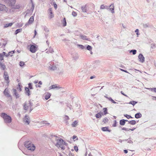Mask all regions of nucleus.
Here are the masks:
<instances>
[{"label": "nucleus", "instance_id": "nucleus-57", "mask_svg": "<svg viewBox=\"0 0 156 156\" xmlns=\"http://www.w3.org/2000/svg\"><path fill=\"white\" fill-rule=\"evenodd\" d=\"M100 9H105V5H101L100 7Z\"/></svg>", "mask_w": 156, "mask_h": 156}, {"label": "nucleus", "instance_id": "nucleus-55", "mask_svg": "<svg viewBox=\"0 0 156 156\" xmlns=\"http://www.w3.org/2000/svg\"><path fill=\"white\" fill-rule=\"evenodd\" d=\"M139 30L138 29H136V30H135V32H136V34L137 35H138L139 34Z\"/></svg>", "mask_w": 156, "mask_h": 156}, {"label": "nucleus", "instance_id": "nucleus-47", "mask_svg": "<svg viewBox=\"0 0 156 156\" xmlns=\"http://www.w3.org/2000/svg\"><path fill=\"white\" fill-rule=\"evenodd\" d=\"M4 59L3 56L2 54H0V60L2 61Z\"/></svg>", "mask_w": 156, "mask_h": 156}, {"label": "nucleus", "instance_id": "nucleus-15", "mask_svg": "<svg viewBox=\"0 0 156 156\" xmlns=\"http://www.w3.org/2000/svg\"><path fill=\"white\" fill-rule=\"evenodd\" d=\"M101 130L102 131L104 132L108 131V132H110L111 131V130L108 129V127H102Z\"/></svg>", "mask_w": 156, "mask_h": 156}, {"label": "nucleus", "instance_id": "nucleus-8", "mask_svg": "<svg viewBox=\"0 0 156 156\" xmlns=\"http://www.w3.org/2000/svg\"><path fill=\"white\" fill-rule=\"evenodd\" d=\"M12 93L13 95L15 96L16 99L20 97V95L17 93V90L16 89H13V90Z\"/></svg>", "mask_w": 156, "mask_h": 156}, {"label": "nucleus", "instance_id": "nucleus-5", "mask_svg": "<svg viewBox=\"0 0 156 156\" xmlns=\"http://www.w3.org/2000/svg\"><path fill=\"white\" fill-rule=\"evenodd\" d=\"M2 11L4 12H7L8 9L6 6L3 4H0V11Z\"/></svg>", "mask_w": 156, "mask_h": 156}, {"label": "nucleus", "instance_id": "nucleus-62", "mask_svg": "<svg viewBox=\"0 0 156 156\" xmlns=\"http://www.w3.org/2000/svg\"><path fill=\"white\" fill-rule=\"evenodd\" d=\"M15 52V51H10L9 52V54H11V55H12V54H14Z\"/></svg>", "mask_w": 156, "mask_h": 156}, {"label": "nucleus", "instance_id": "nucleus-11", "mask_svg": "<svg viewBox=\"0 0 156 156\" xmlns=\"http://www.w3.org/2000/svg\"><path fill=\"white\" fill-rule=\"evenodd\" d=\"M25 94H26L28 96H29L30 95V90L29 88L27 87H25Z\"/></svg>", "mask_w": 156, "mask_h": 156}, {"label": "nucleus", "instance_id": "nucleus-53", "mask_svg": "<svg viewBox=\"0 0 156 156\" xmlns=\"http://www.w3.org/2000/svg\"><path fill=\"white\" fill-rule=\"evenodd\" d=\"M53 5L54 6V7L55 9H56L57 8V5L55 2H53Z\"/></svg>", "mask_w": 156, "mask_h": 156}, {"label": "nucleus", "instance_id": "nucleus-7", "mask_svg": "<svg viewBox=\"0 0 156 156\" xmlns=\"http://www.w3.org/2000/svg\"><path fill=\"white\" fill-rule=\"evenodd\" d=\"M138 58L139 59V61L142 63H143L144 62L145 58L142 54L140 53L139 54Z\"/></svg>", "mask_w": 156, "mask_h": 156}, {"label": "nucleus", "instance_id": "nucleus-30", "mask_svg": "<svg viewBox=\"0 0 156 156\" xmlns=\"http://www.w3.org/2000/svg\"><path fill=\"white\" fill-rule=\"evenodd\" d=\"M143 26L145 28H147L150 27V25L149 23L144 24H143Z\"/></svg>", "mask_w": 156, "mask_h": 156}, {"label": "nucleus", "instance_id": "nucleus-4", "mask_svg": "<svg viewBox=\"0 0 156 156\" xmlns=\"http://www.w3.org/2000/svg\"><path fill=\"white\" fill-rule=\"evenodd\" d=\"M51 136L52 138H55V140L57 141L55 144V146L57 147H58V146L60 147V146H62L63 144V140L60 138H58L57 136L55 135L53 136V135H51Z\"/></svg>", "mask_w": 156, "mask_h": 156}, {"label": "nucleus", "instance_id": "nucleus-34", "mask_svg": "<svg viewBox=\"0 0 156 156\" xmlns=\"http://www.w3.org/2000/svg\"><path fill=\"white\" fill-rule=\"evenodd\" d=\"M103 110L104 112V115H106L108 113L107 112V108H103Z\"/></svg>", "mask_w": 156, "mask_h": 156}, {"label": "nucleus", "instance_id": "nucleus-14", "mask_svg": "<svg viewBox=\"0 0 156 156\" xmlns=\"http://www.w3.org/2000/svg\"><path fill=\"white\" fill-rule=\"evenodd\" d=\"M87 6L86 5H85L82 6L81 7V9L82 10V12H87Z\"/></svg>", "mask_w": 156, "mask_h": 156}, {"label": "nucleus", "instance_id": "nucleus-56", "mask_svg": "<svg viewBox=\"0 0 156 156\" xmlns=\"http://www.w3.org/2000/svg\"><path fill=\"white\" fill-rule=\"evenodd\" d=\"M151 47L152 48H154L155 47V44H151Z\"/></svg>", "mask_w": 156, "mask_h": 156}, {"label": "nucleus", "instance_id": "nucleus-45", "mask_svg": "<svg viewBox=\"0 0 156 156\" xmlns=\"http://www.w3.org/2000/svg\"><path fill=\"white\" fill-rule=\"evenodd\" d=\"M69 117L68 115H65V117L64 118V120L65 121H67L69 120Z\"/></svg>", "mask_w": 156, "mask_h": 156}, {"label": "nucleus", "instance_id": "nucleus-6", "mask_svg": "<svg viewBox=\"0 0 156 156\" xmlns=\"http://www.w3.org/2000/svg\"><path fill=\"white\" fill-rule=\"evenodd\" d=\"M48 12L49 14V17L50 19L52 18L54 16V15L53 14V12L51 8H50L48 10Z\"/></svg>", "mask_w": 156, "mask_h": 156}, {"label": "nucleus", "instance_id": "nucleus-63", "mask_svg": "<svg viewBox=\"0 0 156 156\" xmlns=\"http://www.w3.org/2000/svg\"><path fill=\"white\" fill-rule=\"evenodd\" d=\"M128 129H128V128H126L125 127H123V128H122V129L123 130H125L126 131H128Z\"/></svg>", "mask_w": 156, "mask_h": 156}, {"label": "nucleus", "instance_id": "nucleus-41", "mask_svg": "<svg viewBox=\"0 0 156 156\" xmlns=\"http://www.w3.org/2000/svg\"><path fill=\"white\" fill-rule=\"evenodd\" d=\"M25 65V64L24 62L23 61H20V62L19 65H20V66L21 67H22V66H24Z\"/></svg>", "mask_w": 156, "mask_h": 156}, {"label": "nucleus", "instance_id": "nucleus-2", "mask_svg": "<svg viewBox=\"0 0 156 156\" xmlns=\"http://www.w3.org/2000/svg\"><path fill=\"white\" fill-rule=\"evenodd\" d=\"M1 116L4 120V122L6 123H10L12 122V119L10 116L7 115L5 113H2Z\"/></svg>", "mask_w": 156, "mask_h": 156}, {"label": "nucleus", "instance_id": "nucleus-13", "mask_svg": "<svg viewBox=\"0 0 156 156\" xmlns=\"http://www.w3.org/2000/svg\"><path fill=\"white\" fill-rule=\"evenodd\" d=\"M60 87L59 86H57V85H53L49 87V89H54L55 88H56V89L58 90L60 88Z\"/></svg>", "mask_w": 156, "mask_h": 156}, {"label": "nucleus", "instance_id": "nucleus-64", "mask_svg": "<svg viewBox=\"0 0 156 156\" xmlns=\"http://www.w3.org/2000/svg\"><path fill=\"white\" fill-rule=\"evenodd\" d=\"M69 156H74V155L70 152L69 154Z\"/></svg>", "mask_w": 156, "mask_h": 156}, {"label": "nucleus", "instance_id": "nucleus-33", "mask_svg": "<svg viewBox=\"0 0 156 156\" xmlns=\"http://www.w3.org/2000/svg\"><path fill=\"white\" fill-rule=\"evenodd\" d=\"M92 48L91 46H90L89 45H87V46L86 48V49L89 51H91L92 50Z\"/></svg>", "mask_w": 156, "mask_h": 156}, {"label": "nucleus", "instance_id": "nucleus-61", "mask_svg": "<svg viewBox=\"0 0 156 156\" xmlns=\"http://www.w3.org/2000/svg\"><path fill=\"white\" fill-rule=\"evenodd\" d=\"M73 139H74L76 138V140H78V138H77V136H75V135H74L73 137V138H72Z\"/></svg>", "mask_w": 156, "mask_h": 156}, {"label": "nucleus", "instance_id": "nucleus-26", "mask_svg": "<svg viewBox=\"0 0 156 156\" xmlns=\"http://www.w3.org/2000/svg\"><path fill=\"white\" fill-rule=\"evenodd\" d=\"M137 103V102L134 101H131L128 103L132 105L133 106Z\"/></svg>", "mask_w": 156, "mask_h": 156}, {"label": "nucleus", "instance_id": "nucleus-43", "mask_svg": "<svg viewBox=\"0 0 156 156\" xmlns=\"http://www.w3.org/2000/svg\"><path fill=\"white\" fill-rule=\"evenodd\" d=\"M77 46H78L80 48L82 49H83L85 48V47L84 46L81 44H77Z\"/></svg>", "mask_w": 156, "mask_h": 156}, {"label": "nucleus", "instance_id": "nucleus-21", "mask_svg": "<svg viewBox=\"0 0 156 156\" xmlns=\"http://www.w3.org/2000/svg\"><path fill=\"white\" fill-rule=\"evenodd\" d=\"M49 69L51 70L54 71L57 68L55 66H49Z\"/></svg>", "mask_w": 156, "mask_h": 156}, {"label": "nucleus", "instance_id": "nucleus-40", "mask_svg": "<svg viewBox=\"0 0 156 156\" xmlns=\"http://www.w3.org/2000/svg\"><path fill=\"white\" fill-rule=\"evenodd\" d=\"M31 3H32V7H31V10H32V11H33L34 9V4L33 3L32 0H31Z\"/></svg>", "mask_w": 156, "mask_h": 156}, {"label": "nucleus", "instance_id": "nucleus-54", "mask_svg": "<svg viewBox=\"0 0 156 156\" xmlns=\"http://www.w3.org/2000/svg\"><path fill=\"white\" fill-rule=\"evenodd\" d=\"M74 148L76 152L78 151V147L77 146H74Z\"/></svg>", "mask_w": 156, "mask_h": 156}, {"label": "nucleus", "instance_id": "nucleus-28", "mask_svg": "<svg viewBox=\"0 0 156 156\" xmlns=\"http://www.w3.org/2000/svg\"><path fill=\"white\" fill-rule=\"evenodd\" d=\"M108 121L109 120L106 117H105L103 119L102 121V122H103V123H105L107 122H108Z\"/></svg>", "mask_w": 156, "mask_h": 156}, {"label": "nucleus", "instance_id": "nucleus-12", "mask_svg": "<svg viewBox=\"0 0 156 156\" xmlns=\"http://www.w3.org/2000/svg\"><path fill=\"white\" fill-rule=\"evenodd\" d=\"M4 94L5 95H7L8 97L11 98V96L8 92V90L6 88L4 90L3 92Z\"/></svg>", "mask_w": 156, "mask_h": 156}, {"label": "nucleus", "instance_id": "nucleus-25", "mask_svg": "<svg viewBox=\"0 0 156 156\" xmlns=\"http://www.w3.org/2000/svg\"><path fill=\"white\" fill-rule=\"evenodd\" d=\"M22 31V29H17L15 32V34L16 35L18 33L21 32Z\"/></svg>", "mask_w": 156, "mask_h": 156}, {"label": "nucleus", "instance_id": "nucleus-58", "mask_svg": "<svg viewBox=\"0 0 156 156\" xmlns=\"http://www.w3.org/2000/svg\"><path fill=\"white\" fill-rule=\"evenodd\" d=\"M49 51L51 53H52L54 52L53 49L52 48H50L49 49Z\"/></svg>", "mask_w": 156, "mask_h": 156}, {"label": "nucleus", "instance_id": "nucleus-46", "mask_svg": "<svg viewBox=\"0 0 156 156\" xmlns=\"http://www.w3.org/2000/svg\"><path fill=\"white\" fill-rule=\"evenodd\" d=\"M72 15L74 17H75L77 16V13L76 12L73 11L72 12Z\"/></svg>", "mask_w": 156, "mask_h": 156}, {"label": "nucleus", "instance_id": "nucleus-17", "mask_svg": "<svg viewBox=\"0 0 156 156\" xmlns=\"http://www.w3.org/2000/svg\"><path fill=\"white\" fill-rule=\"evenodd\" d=\"M103 115V113L100 112L96 114L95 116L97 118H100Z\"/></svg>", "mask_w": 156, "mask_h": 156}, {"label": "nucleus", "instance_id": "nucleus-20", "mask_svg": "<svg viewBox=\"0 0 156 156\" xmlns=\"http://www.w3.org/2000/svg\"><path fill=\"white\" fill-rule=\"evenodd\" d=\"M80 37L83 40H87V41H89V39L87 38V37L85 36V35H80Z\"/></svg>", "mask_w": 156, "mask_h": 156}, {"label": "nucleus", "instance_id": "nucleus-18", "mask_svg": "<svg viewBox=\"0 0 156 156\" xmlns=\"http://www.w3.org/2000/svg\"><path fill=\"white\" fill-rule=\"evenodd\" d=\"M142 115L139 112L135 115V117L136 119H139L140 118L142 117Z\"/></svg>", "mask_w": 156, "mask_h": 156}, {"label": "nucleus", "instance_id": "nucleus-29", "mask_svg": "<svg viewBox=\"0 0 156 156\" xmlns=\"http://www.w3.org/2000/svg\"><path fill=\"white\" fill-rule=\"evenodd\" d=\"M13 24V23H9L6 24L4 25V27L6 28L9 27L11 26Z\"/></svg>", "mask_w": 156, "mask_h": 156}, {"label": "nucleus", "instance_id": "nucleus-50", "mask_svg": "<svg viewBox=\"0 0 156 156\" xmlns=\"http://www.w3.org/2000/svg\"><path fill=\"white\" fill-rule=\"evenodd\" d=\"M44 31L46 32L49 31V30L48 29V28H47L46 27H44Z\"/></svg>", "mask_w": 156, "mask_h": 156}, {"label": "nucleus", "instance_id": "nucleus-42", "mask_svg": "<svg viewBox=\"0 0 156 156\" xmlns=\"http://www.w3.org/2000/svg\"><path fill=\"white\" fill-rule=\"evenodd\" d=\"M28 106H27L26 103H24L23 105V108L25 110H27V109Z\"/></svg>", "mask_w": 156, "mask_h": 156}, {"label": "nucleus", "instance_id": "nucleus-35", "mask_svg": "<svg viewBox=\"0 0 156 156\" xmlns=\"http://www.w3.org/2000/svg\"><path fill=\"white\" fill-rule=\"evenodd\" d=\"M79 58V56L78 55V54L77 53H76L73 56V58L74 60L77 59Z\"/></svg>", "mask_w": 156, "mask_h": 156}, {"label": "nucleus", "instance_id": "nucleus-1", "mask_svg": "<svg viewBox=\"0 0 156 156\" xmlns=\"http://www.w3.org/2000/svg\"><path fill=\"white\" fill-rule=\"evenodd\" d=\"M38 47L37 45L34 43H33V44L28 45L27 46V48L31 52L34 53L37 50Z\"/></svg>", "mask_w": 156, "mask_h": 156}, {"label": "nucleus", "instance_id": "nucleus-37", "mask_svg": "<svg viewBox=\"0 0 156 156\" xmlns=\"http://www.w3.org/2000/svg\"><path fill=\"white\" fill-rule=\"evenodd\" d=\"M2 55H3H3H5V56L6 57H8L9 55H10V56H12V55H11V54H7L5 52H2Z\"/></svg>", "mask_w": 156, "mask_h": 156}, {"label": "nucleus", "instance_id": "nucleus-38", "mask_svg": "<svg viewBox=\"0 0 156 156\" xmlns=\"http://www.w3.org/2000/svg\"><path fill=\"white\" fill-rule=\"evenodd\" d=\"M28 88H29V89H33V87H32V83H30L28 84Z\"/></svg>", "mask_w": 156, "mask_h": 156}, {"label": "nucleus", "instance_id": "nucleus-52", "mask_svg": "<svg viewBox=\"0 0 156 156\" xmlns=\"http://www.w3.org/2000/svg\"><path fill=\"white\" fill-rule=\"evenodd\" d=\"M128 139V140H128L127 142L128 143H129L130 144H133V142L130 140V138Z\"/></svg>", "mask_w": 156, "mask_h": 156}, {"label": "nucleus", "instance_id": "nucleus-10", "mask_svg": "<svg viewBox=\"0 0 156 156\" xmlns=\"http://www.w3.org/2000/svg\"><path fill=\"white\" fill-rule=\"evenodd\" d=\"M114 4H112L109 6L108 10L111 11L112 13H114Z\"/></svg>", "mask_w": 156, "mask_h": 156}, {"label": "nucleus", "instance_id": "nucleus-31", "mask_svg": "<svg viewBox=\"0 0 156 156\" xmlns=\"http://www.w3.org/2000/svg\"><path fill=\"white\" fill-rule=\"evenodd\" d=\"M62 23H63V27H65L66 25V19L65 18H64Z\"/></svg>", "mask_w": 156, "mask_h": 156}, {"label": "nucleus", "instance_id": "nucleus-49", "mask_svg": "<svg viewBox=\"0 0 156 156\" xmlns=\"http://www.w3.org/2000/svg\"><path fill=\"white\" fill-rule=\"evenodd\" d=\"M117 122L116 120L114 121V123L113 124L112 126L113 127H116L117 126Z\"/></svg>", "mask_w": 156, "mask_h": 156}, {"label": "nucleus", "instance_id": "nucleus-24", "mask_svg": "<svg viewBox=\"0 0 156 156\" xmlns=\"http://www.w3.org/2000/svg\"><path fill=\"white\" fill-rule=\"evenodd\" d=\"M34 21V18L33 16H31L29 19L28 22L30 24L32 23Z\"/></svg>", "mask_w": 156, "mask_h": 156}, {"label": "nucleus", "instance_id": "nucleus-23", "mask_svg": "<svg viewBox=\"0 0 156 156\" xmlns=\"http://www.w3.org/2000/svg\"><path fill=\"white\" fill-rule=\"evenodd\" d=\"M125 119H121L119 121V124L121 126H124L125 125Z\"/></svg>", "mask_w": 156, "mask_h": 156}, {"label": "nucleus", "instance_id": "nucleus-44", "mask_svg": "<svg viewBox=\"0 0 156 156\" xmlns=\"http://www.w3.org/2000/svg\"><path fill=\"white\" fill-rule=\"evenodd\" d=\"M109 100L111 101L112 103H113L114 104H115L117 103L114 100H113L111 97L109 98Z\"/></svg>", "mask_w": 156, "mask_h": 156}, {"label": "nucleus", "instance_id": "nucleus-60", "mask_svg": "<svg viewBox=\"0 0 156 156\" xmlns=\"http://www.w3.org/2000/svg\"><path fill=\"white\" fill-rule=\"evenodd\" d=\"M120 69L122 71L124 72H125V73H129L126 70H124V69Z\"/></svg>", "mask_w": 156, "mask_h": 156}, {"label": "nucleus", "instance_id": "nucleus-32", "mask_svg": "<svg viewBox=\"0 0 156 156\" xmlns=\"http://www.w3.org/2000/svg\"><path fill=\"white\" fill-rule=\"evenodd\" d=\"M78 122L77 121H74L72 124V126L73 127H76L77 126Z\"/></svg>", "mask_w": 156, "mask_h": 156}, {"label": "nucleus", "instance_id": "nucleus-27", "mask_svg": "<svg viewBox=\"0 0 156 156\" xmlns=\"http://www.w3.org/2000/svg\"><path fill=\"white\" fill-rule=\"evenodd\" d=\"M129 123L132 125H134L136 124V121L134 120H132L129 121H128Z\"/></svg>", "mask_w": 156, "mask_h": 156}, {"label": "nucleus", "instance_id": "nucleus-9", "mask_svg": "<svg viewBox=\"0 0 156 156\" xmlns=\"http://www.w3.org/2000/svg\"><path fill=\"white\" fill-rule=\"evenodd\" d=\"M4 77L5 79V80L7 81V83H9V76H8L7 73L6 71H5L4 74Z\"/></svg>", "mask_w": 156, "mask_h": 156}, {"label": "nucleus", "instance_id": "nucleus-19", "mask_svg": "<svg viewBox=\"0 0 156 156\" xmlns=\"http://www.w3.org/2000/svg\"><path fill=\"white\" fill-rule=\"evenodd\" d=\"M14 4L12 5H11V6H13L12 8V9H18L20 7V4L16 5H14Z\"/></svg>", "mask_w": 156, "mask_h": 156}, {"label": "nucleus", "instance_id": "nucleus-22", "mask_svg": "<svg viewBox=\"0 0 156 156\" xmlns=\"http://www.w3.org/2000/svg\"><path fill=\"white\" fill-rule=\"evenodd\" d=\"M0 67L3 70H4L5 69V66L4 64H2L0 62Z\"/></svg>", "mask_w": 156, "mask_h": 156}, {"label": "nucleus", "instance_id": "nucleus-39", "mask_svg": "<svg viewBox=\"0 0 156 156\" xmlns=\"http://www.w3.org/2000/svg\"><path fill=\"white\" fill-rule=\"evenodd\" d=\"M124 115L125 117H126L128 119L133 118V117L131 115H128L127 114H125Z\"/></svg>", "mask_w": 156, "mask_h": 156}, {"label": "nucleus", "instance_id": "nucleus-48", "mask_svg": "<svg viewBox=\"0 0 156 156\" xmlns=\"http://www.w3.org/2000/svg\"><path fill=\"white\" fill-rule=\"evenodd\" d=\"M67 107L69 108L70 110L72 109V106L71 105L69 104H67Z\"/></svg>", "mask_w": 156, "mask_h": 156}, {"label": "nucleus", "instance_id": "nucleus-16", "mask_svg": "<svg viewBox=\"0 0 156 156\" xmlns=\"http://www.w3.org/2000/svg\"><path fill=\"white\" fill-rule=\"evenodd\" d=\"M51 94L48 92L44 96V98L46 100H48L51 97Z\"/></svg>", "mask_w": 156, "mask_h": 156}, {"label": "nucleus", "instance_id": "nucleus-36", "mask_svg": "<svg viewBox=\"0 0 156 156\" xmlns=\"http://www.w3.org/2000/svg\"><path fill=\"white\" fill-rule=\"evenodd\" d=\"M137 51L135 49H133L130 50V52L132 53L133 55H134L136 54Z\"/></svg>", "mask_w": 156, "mask_h": 156}, {"label": "nucleus", "instance_id": "nucleus-59", "mask_svg": "<svg viewBox=\"0 0 156 156\" xmlns=\"http://www.w3.org/2000/svg\"><path fill=\"white\" fill-rule=\"evenodd\" d=\"M147 89L151 91H154V88H147Z\"/></svg>", "mask_w": 156, "mask_h": 156}, {"label": "nucleus", "instance_id": "nucleus-51", "mask_svg": "<svg viewBox=\"0 0 156 156\" xmlns=\"http://www.w3.org/2000/svg\"><path fill=\"white\" fill-rule=\"evenodd\" d=\"M29 106L30 107V108H31L33 105V104L30 102V101H29Z\"/></svg>", "mask_w": 156, "mask_h": 156}, {"label": "nucleus", "instance_id": "nucleus-3", "mask_svg": "<svg viewBox=\"0 0 156 156\" xmlns=\"http://www.w3.org/2000/svg\"><path fill=\"white\" fill-rule=\"evenodd\" d=\"M24 146L28 150L31 151H34L35 149V146L34 144H32L30 141H26L24 144Z\"/></svg>", "mask_w": 156, "mask_h": 156}]
</instances>
